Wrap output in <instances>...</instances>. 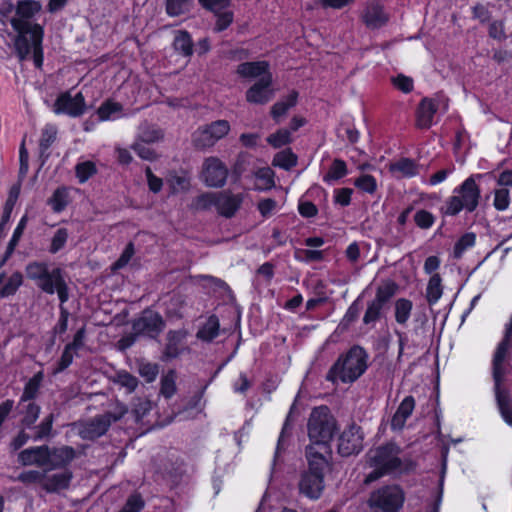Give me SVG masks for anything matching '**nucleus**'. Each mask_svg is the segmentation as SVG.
<instances>
[{
	"label": "nucleus",
	"mask_w": 512,
	"mask_h": 512,
	"mask_svg": "<svg viewBox=\"0 0 512 512\" xmlns=\"http://www.w3.org/2000/svg\"><path fill=\"white\" fill-rule=\"evenodd\" d=\"M347 173L346 163L341 159H334L328 172L323 176V181L327 184H333L335 181L346 176Z\"/></svg>",
	"instance_id": "obj_37"
},
{
	"label": "nucleus",
	"mask_w": 512,
	"mask_h": 512,
	"mask_svg": "<svg viewBox=\"0 0 512 512\" xmlns=\"http://www.w3.org/2000/svg\"><path fill=\"white\" fill-rule=\"evenodd\" d=\"M26 276L34 281L39 289L46 294L57 293L62 304L69 299V288L61 268L49 270L45 262L33 261L25 268Z\"/></svg>",
	"instance_id": "obj_3"
},
{
	"label": "nucleus",
	"mask_w": 512,
	"mask_h": 512,
	"mask_svg": "<svg viewBox=\"0 0 512 512\" xmlns=\"http://www.w3.org/2000/svg\"><path fill=\"white\" fill-rule=\"evenodd\" d=\"M297 99L298 92L293 90L284 99L276 102L271 109L273 119L278 121L290 108L296 105Z\"/></svg>",
	"instance_id": "obj_28"
},
{
	"label": "nucleus",
	"mask_w": 512,
	"mask_h": 512,
	"mask_svg": "<svg viewBox=\"0 0 512 512\" xmlns=\"http://www.w3.org/2000/svg\"><path fill=\"white\" fill-rule=\"evenodd\" d=\"M205 127L216 142L226 136L230 130L229 122L226 120H217Z\"/></svg>",
	"instance_id": "obj_50"
},
{
	"label": "nucleus",
	"mask_w": 512,
	"mask_h": 512,
	"mask_svg": "<svg viewBox=\"0 0 512 512\" xmlns=\"http://www.w3.org/2000/svg\"><path fill=\"white\" fill-rule=\"evenodd\" d=\"M147 144L148 143H144L142 141H137L132 145V149L140 158L153 161L156 159L157 155L152 148L147 146Z\"/></svg>",
	"instance_id": "obj_60"
},
{
	"label": "nucleus",
	"mask_w": 512,
	"mask_h": 512,
	"mask_svg": "<svg viewBox=\"0 0 512 512\" xmlns=\"http://www.w3.org/2000/svg\"><path fill=\"white\" fill-rule=\"evenodd\" d=\"M176 372L169 370L161 378L160 393L165 398H171L176 392Z\"/></svg>",
	"instance_id": "obj_45"
},
{
	"label": "nucleus",
	"mask_w": 512,
	"mask_h": 512,
	"mask_svg": "<svg viewBox=\"0 0 512 512\" xmlns=\"http://www.w3.org/2000/svg\"><path fill=\"white\" fill-rule=\"evenodd\" d=\"M28 222V216L23 215L21 219L19 220L16 228L14 229V232L12 234L11 239L9 240V243L7 245V249L5 252V255L3 259L0 262V267L7 261V259L12 255L14 252L16 246L18 245L19 240L21 239L23 232L26 228Z\"/></svg>",
	"instance_id": "obj_29"
},
{
	"label": "nucleus",
	"mask_w": 512,
	"mask_h": 512,
	"mask_svg": "<svg viewBox=\"0 0 512 512\" xmlns=\"http://www.w3.org/2000/svg\"><path fill=\"white\" fill-rule=\"evenodd\" d=\"M48 204L55 213L62 212L68 205V192L65 187L57 188L49 198Z\"/></svg>",
	"instance_id": "obj_42"
},
{
	"label": "nucleus",
	"mask_w": 512,
	"mask_h": 512,
	"mask_svg": "<svg viewBox=\"0 0 512 512\" xmlns=\"http://www.w3.org/2000/svg\"><path fill=\"white\" fill-rule=\"evenodd\" d=\"M476 236L474 233H466L460 237L454 246V256L460 258L463 253L475 245Z\"/></svg>",
	"instance_id": "obj_51"
},
{
	"label": "nucleus",
	"mask_w": 512,
	"mask_h": 512,
	"mask_svg": "<svg viewBox=\"0 0 512 512\" xmlns=\"http://www.w3.org/2000/svg\"><path fill=\"white\" fill-rule=\"evenodd\" d=\"M242 202V194H232L228 191L218 192L216 208L221 215L229 218L236 213Z\"/></svg>",
	"instance_id": "obj_18"
},
{
	"label": "nucleus",
	"mask_w": 512,
	"mask_h": 512,
	"mask_svg": "<svg viewBox=\"0 0 512 512\" xmlns=\"http://www.w3.org/2000/svg\"><path fill=\"white\" fill-rule=\"evenodd\" d=\"M336 430V421L326 406L316 407L312 410L308 420V436L311 444L323 455L330 452V441Z\"/></svg>",
	"instance_id": "obj_5"
},
{
	"label": "nucleus",
	"mask_w": 512,
	"mask_h": 512,
	"mask_svg": "<svg viewBox=\"0 0 512 512\" xmlns=\"http://www.w3.org/2000/svg\"><path fill=\"white\" fill-rule=\"evenodd\" d=\"M144 508V501L139 494L131 495L123 508L120 510L121 512H140Z\"/></svg>",
	"instance_id": "obj_64"
},
{
	"label": "nucleus",
	"mask_w": 512,
	"mask_h": 512,
	"mask_svg": "<svg viewBox=\"0 0 512 512\" xmlns=\"http://www.w3.org/2000/svg\"><path fill=\"white\" fill-rule=\"evenodd\" d=\"M139 373L146 380V382L151 383L157 378L159 367L154 363H142L139 366Z\"/></svg>",
	"instance_id": "obj_62"
},
{
	"label": "nucleus",
	"mask_w": 512,
	"mask_h": 512,
	"mask_svg": "<svg viewBox=\"0 0 512 512\" xmlns=\"http://www.w3.org/2000/svg\"><path fill=\"white\" fill-rule=\"evenodd\" d=\"M438 106L434 99L424 98L418 105V128H429L434 123Z\"/></svg>",
	"instance_id": "obj_22"
},
{
	"label": "nucleus",
	"mask_w": 512,
	"mask_h": 512,
	"mask_svg": "<svg viewBox=\"0 0 512 512\" xmlns=\"http://www.w3.org/2000/svg\"><path fill=\"white\" fill-rule=\"evenodd\" d=\"M113 383L124 388L126 393L130 394L138 387V379L125 370H120L113 376Z\"/></svg>",
	"instance_id": "obj_35"
},
{
	"label": "nucleus",
	"mask_w": 512,
	"mask_h": 512,
	"mask_svg": "<svg viewBox=\"0 0 512 512\" xmlns=\"http://www.w3.org/2000/svg\"><path fill=\"white\" fill-rule=\"evenodd\" d=\"M383 307V305L373 300L367 307V310L363 317V322L365 324L374 323L380 317Z\"/></svg>",
	"instance_id": "obj_63"
},
{
	"label": "nucleus",
	"mask_w": 512,
	"mask_h": 512,
	"mask_svg": "<svg viewBox=\"0 0 512 512\" xmlns=\"http://www.w3.org/2000/svg\"><path fill=\"white\" fill-rule=\"evenodd\" d=\"M359 315V307L356 302H353L349 308L347 309L345 315L340 321L337 330L344 331L346 330L352 322H354Z\"/></svg>",
	"instance_id": "obj_57"
},
{
	"label": "nucleus",
	"mask_w": 512,
	"mask_h": 512,
	"mask_svg": "<svg viewBox=\"0 0 512 512\" xmlns=\"http://www.w3.org/2000/svg\"><path fill=\"white\" fill-rule=\"evenodd\" d=\"M175 51L179 52L185 58H189L193 54V41L187 31H177L173 41Z\"/></svg>",
	"instance_id": "obj_27"
},
{
	"label": "nucleus",
	"mask_w": 512,
	"mask_h": 512,
	"mask_svg": "<svg viewBox=\"0 0 512 512\" xmlns=\"http://www.w3.org/2000/svg\"><path fill=\"white\" fill-rule=\"evenodd\" d=\"M387 20V15L379 2L372 1L367 4L363 14V21L369 28H379L384 25Z\"/></svg>",
	"instance_id": "obj_21"
},
{
	"label": "nucleus",
	"mask_w": 512,
	"mask_h": 512,
	"mask_svg": "<svg viewBox=\"0 0 512 512\" xmlns=\"http://www.w3.org/2000/svg\"><path fill=\"white\" fill-rule=\"evenodd\" d=\"M392 84L396 89L405 94L412 92L414 89L413 78L407 77L403 74H398L396 77H393Z\"/></svg>",
	"instance_id": "obj_58"
},
{
	"label": "nucleus",
	"mask_w": 512,
	"mask_h": 512,
	"mask_svg": "<svg viewBox=\"0 0 512 512\" xmlns=\"http://www.w3.org/2000/svg\"><path fill=\"white\" fill-rule=\"evenodd\" d=\"M297 164V156L291 151V149H284L275 154L272 165L275 167L282 168L284 170H290Z\"/></svg>",
	"instance_id": "obj_39"
},
{
	"label": "nucleus",
	"mask_w": 512,
	"mask_h": 512,
	"mask_svg": "<svg viewBox=\"0 0 512 512\" xmlns=\"http://www.w3.org/2000/svg\"><path fill=\"white\" fill-rule=\"evenodd\" d=\"M404 492L397 485L381 487L371 493L368 505L383 512H398L404 503Z\"/></svg>",
	"instance_id": "obj_10"
},
{
	"label": "nucleus",
	"mask_w": 512,
	"mask_h": 512,
	"mask_svg": "<svg viewBox=\"0 0 512 512\" xmlns=\"http://www.w3.org/2000/svg\"><path fill=\"white\" fill-rule=\"evenodd\" d=\"M364 434L360 426L350 424L338 438V453L343 457L358 454L363 449Z\"/></svg>",
	"instance_id": "obj_11"
},
{
	"label": "nucleus",
	"mask_w": 512,
	"mask_h": 512,
	"mask_svg": "<svg viewBox=\"0 0 512 512\" xmlns=\"http://www.w3.org/2000/svg\"><path fill=\"white\" fill-rule=\"evenodd\" d=\"M443 280L440 275L429 277L425 286L424 297L430 307L435 305L443 295Z\"/></svg>",
	"instance_id": "obj_24"
},
{
	"label": "nucleus",
	"mask_w": 512,
	"mask_h": 512,
	"mask_svg": "<svg viewBox=\"0 0 512 512\" xmlns=\"http://www.w3.org/2000/svg\"><path fill=\"white\" fill-rule=\"evenodd\" d=\"M355 186L360 190L373 194L376 191L377 183L373 176L365 174L355 180Z\"/></svg>",
	"instance_id": "obj_59"
},
{
	"label": "nucleus",
	"mask_w": 512,
	"mask_h": 512,
	"mask_svg": "<svg viewBox=\"0 0 512 512\" xmlns=\"http://www.w3.org/2000/svg\"><path fill=\"white\" fill-rule=\"evenodd\" d=\"M21 407L20 413L23 415L21 423L25 428H32L37 419L39 418L41 408L34 402L28 401L26 404L19 405Z\"/></svg>",
	"instance_id": "obj_33"
},
{
	"label": "nucleus",
	"mask_w": 512,
	"mask_h": 512,
	"mask_svg": "<svg viewBox=\"0 0 512 512\" xmlns=\"http://www.w3.org/2000/svg\"><path fill=\"white\" fill-rule=\"evenodd\" d=\"M389 170L397 178L412 177L416 173V165L412 160L402 158L391 163Z\"/></svg>",
	"instance_id": "obj_32"
},
{
	"label": "nucleus",
	"mask_w": 512,
	"mask_h": 512,
	"mask_svg": "<svg viewBox=\"0 0 512 512\" xmlns=\"http://www.w3.org/2000/svg\"><path fill=\"white\" fill-rule=\"evenodd\" d=\"M122 106L112 101L104 102L97 110L99 121H110L120 117Z\"/></svg>",
	"instance_id": "obj_38"
},
{
	"label": "nucleus",
	"mask_w": 512,
	"mask_h": 512,
	"mask_svg": "<svg viewBox=\"0 0 512 512\" xmlns=\"http://www.w3.org/2000/svg\"><path fill=\"white\" fill-rule=\"evenodd\" d=\"M41 3L35 0H22L16 5V17L11 18L10 24L17 32L15 48L20 60H24L30 54L28 36L35 35V27L42 28L30 20L41 10Z\"/></svg>",
	"instance_id": "obj_2"
},
{
	"label": "nucleus",
	"mask_w": 512,
	"mask_h": 512,
	"mask_svg": "<svg viewBox=\"0 0 512 512\" xmlns=\"http://www.w3.org/2000/svg\"><path fill=\"white\" fill-rule=\"evenodd\" d=\"M308 470L303 473L299 489L300 492L310 499H318L324 489V472L328 466V459L315 448H306Z\"/></svg>",
	"instance_id": "obj_6"
},
{
	"label": "nucleus",
	"mask_w": 512,
	"mask_h": 512,
	"mask_svg": "<svg viewBox=\"0 0 512 512\" xmlns=\"http://www.w3.org/2000/svg\"><path fill=\"white\" fill-rule=\"evenodd\" d=\"M254 176L256 183L254 190L262 192L267 191L275 187L274 171L269 167H262L255 171Z\"/></svg>",
	"instance_id": "obj_25"
},
{
	"label": "nucleus",
	"mask_w": 512,
	"mask_h": 512,
	"mask_svg": "<svg viewBox=\"0 0 512 512\" xmlns=\"http://www.w3.org/2000/svg\"><path fill=\"white\" fill-rule=\"evenodd\" d=\"M120 416L110 412L98 415L87 421L80 430V435L84 439H95L106 433L113 422H116Z\"/></svg>",
	"instance_id": "obj_15"
},
{
	"label": "nucleus",
	"mask_w": 512,
	"mask_h": 512,
	"mask_svg": "<svg viewBox=\"0 0 512 512\" xmlns=\"http://www.w3.org/2000/svg\"><path fill=\"white\" fill-rule=\"evenodd\" d=\"M164 328L162 317L151 310H145L142 315L134 321L133 330L136 334L157 337Z\"/></svg>",
	"instance_id": "obj_14"
},
{
	"label": "nucleus",
	"mask_w": 512,
	"mask_h": 512,
	"mask_svg": "<svg viewBox=\"0 0 512 512\" xmlns=\"http://www.w3.org/2000/svg\"><path fill=\"white\" fill-rule=\"evenodd\" d=\"M294 257L296 260L300 262H313L320 261L323 259V253L319 250H311V249H297L294 253Z\"/></svg>",
	"instance_id": "obj_56"
},
{
	"label": "nucleus",
	"mask_w": 512,
	"mask_h": 512,
	"mask_svg": "<svg viewBox=\"0 0 512 512\" xmlns=\"http://www.w3.org/2000/svg\"><path fill=\"white\" fill-rule=\"evenodd\" d=\"M219 320L215 315L210 316L197 332V338L203 341H212L219 334Z\"/></svg>",
	"instance_id": "obj_34"
},
{
	"label": "nucleus",
	"mask_w": 512,
	"mask_h": 512,
	"mask_svg": "<svg viewBox=\"0 0 512 512\" xmlns=\"http://www.w3.org/2000/svg\"><path fill=\"white\" fill-rule=\"evenodd\" d=\"M228 176L226 165L217 157L205 159L202 168V180L209 187H223Z\"/></svg>",
	"instance_id": "obj_12"
},
{
	"label": "nucleus",
	"mask_w": 512,
	"mask_h": 512,
	"mask_svg": "<svg viewBox=\"0 0 512 512\" xmlns=\"http://www.w3.org/2000/svg\"><path fill=\"white\" fill-rule=\"evenodd\" d=\"M215 16L217 17L214 28L216 32H221L227 29L233 22V13L230 10L224 9L220 11L218 14H215Z\"/></svg>",
	"instance_id": "obj_61"
},
{
	"label": "nucleus",
	"mask_w": 512,
	"mask_h": 512,
	"mask_svg": "<svg viewBox=\"0 0 512 512\" xmlns=\"http://www.w3.org/2000/svg\"><path fill=\"white\" fill-rule=\"evenodd\" d=\"M169 183L174 193L184 192L190 188V177L186 173L173 174L169 179Z\"/></svg>",
	"instance_id": "obj_52"
},
{
	"label": "nucleus",
	"mask_w": 512,
	"mask_h": 512,
	"mask_svg": "<svg viewBox=\"0 0 512 512\" xmlns=\"http://www.w3.org/2000/svg\"><path fill=\"white\" fill-rule=\"evenodd\" d=\"M23 277L20 272H14L3 285L0 290L1 297H8L14 295L18 288L22 285Z\"/></svg>",
	"instance_id": "obj_47"
},
{
	"label": "nucleus",
	"mask_w": 512,
	"mask_h": 512,
	"mask_svg": "<svg viewBox=\"0 0 512 512\" xmlns=\"http://www.w3.org/2000/svg\"><path fill=\"white\" fill-rule=\"evenodd\" d=\"M54 422V415L50 413L47 415L39 425H33L31 429L34 430V434L31 439L35 442L49 438L52 433Z\"/></svg>",
	"instance_id": "obj_36"
},
{
	"label": "nucleus",
	"mask_w": 512,
	"mask_h": 512,
	"mask_svg": "<svg viewBox=\"0 0 512 512\" xmlns=\"http://www.w3.org/2000/svg\"><path fill=\"white\" fill-rule=\"evenodd\" d=\"M292 141L291 131L289 129H279L267 137V142L274 148H280Z\"/></svg>",
	"instance_id": "obj_49"
},
{
	"label": "nucleus",
	"mask_w": 512,
	"mask_h": 512,
	"mask_svg": "<svg viewBox=\"0 0 512 512\" xmlns=\"http://www.w3.org/2000/svg\"><path fill=\"white\" fill-rule=\"evenodd\" d=\"M193 0H166V12L171 17L183 15L190 11Z\"/></svg>",
	"instance_id": "obj_43"
},
{
	"label": "nucleus",
	"mask_w": 512,
	"mask_h": 512,
	"mask_svg": "<svg viewBox=\"0 0 512 512\" xmlns=\"http://www.w3.org/2000/svg\"><path fill=\"white\" fill-rule=\"evenodd\" d=\"M57 137V128L54 125L47 124L42 129L41 137L39 140V150L40 156L43 158H48L49 153L48 150L51 145L55 142Z\"/></svg>",
	"instance_id": "obj_30"
},
{
	"label": "nucleus",
	"mask_w": 512,
	"mask_h": 512,
	"mask_svg": "<svg viewBox=\"0 0 512 512\" xmlns=\"http://www.w3.org/2000/svg\"><path fill=\"white\" fill-rule=\"evenodd\" d=\"M56 473H49L51 470L45 469V478L43 482V490L47 493H59L69 488L73 478V473L65 468Z\"/></svg>",
	"instance_id": "obj_17"
},
{
	"label": "nucleus",
	"mask_w": 512,
	"mask_h": 512,
	"mask_svg": "<svg viewBox=\"0 0 512 512\" xmlns=\"http://www.w3.org/2000/svg\"><path fill=\"white\" fill-rule=\"evenodd\" d=\"M193 143L199 149L212 147L216 141L206 127L199 128L193 134Z\"/></svg>",
	"instance_id": "obj_48"
},
{
	"label": "nucleus",
	"mask_w": 512,
	"mask_h": 512,
	"mask_svg": "<svg viewBox=\"0 0 512 512\" xmlns=\"http://www.w3.org/2000/svg\"><path fill=\"white\" fill-rule=\"evenodd\" d=\"M68 238H69L68 229L64 228V227L58 228L54 232L53 236L51 237L48 252L50 254H56L59 251H61L65 247V245L68 241Z\"/></svg>",
	"instance_id": "obj_41"
},
{
	"label": "nucleus",
	"mask_w": 512,
	"mask_h": 512,
	"mask_svg": "<svg viewBox=\"0 0 512 512\" xmlns=\"http://www.w3.org/2000/svg\"><path fill=\"white\" fill-rule=\"evenodd\" d=\"M446 463H442L441 470L433 471L421 478V489L418 491L420 499V511L439 512L443 497Z\"/></svg>",
	"instance_id": "obj_8"
},
{
	"label": "nucleus",
	"mask_w": 512,
	"mask_h": 512,
	"mask_svg": "<svg viewBox=\"0 0 512 512\" xmlns=\"http://www.w3.org/2000/svg\"><path fill=\"white\" fill-rule=\"evenodd\" d=\"M43 379L44 373L43 371H39L28 380V382L25 384L23 393L21 395L19 405H22L23 403H26L36 398Z\"/></svg>",
	"instance_id": "obj_26"
},
{
	"label": "nucleus",
	"mask_w": 512,
	"mask_h": 512,
	"mask_svg": "<svg viewBox=\"0 0 512 512\" xmlns=\"http://www.w3.org/2000/svg\"><path fill=\"white\" fill-rule=\"evenodd\" d=\"M45 478V469L42 470H27L21 472L17 480L25 485L39 484L43 489V482Z\"/></svg>",
	"instance_id": "obj_46"
},
{
	"label": "nucleus",
	"mask_w": 512,
	"mask_h": 512,
	"mask_svg": "<svg viewBox=\"0 0 512 512\" xmlns=\"http://www.w3.org/2000/svg\"><path fill=\"white\" fill-rule=\"evenodd\" d=\"M400 449L394 443L380 446L368 453V462L375 470L366 476L365 482L371 483L384 474L395 473L402 469L399 457Z\"/></svg>",
	"instance_id": "obj_7"
},
{
	"label": "nucleus",
	"mask_w": 512,
	"mask_h": 512,
	"mask_svg": "<svg viewBox=\"0 0 512 512\" xmlns=\"http://www.w3.org/2000/svg\"><path fill=\"white\" fill-rule=\"evenodd\" d=\"M237 74L242 78L260 79L266 75H272L267 61L244 62L238 65Z\"/></svg>",
	"instance_id": "obj_20"
},
{
	"label": "nucleus",
	"mask_w": 512,
	"mask_h": 512,
	"mask_svg": "<svg viewBox=\"0 0 512 512\" xmlns=\"http://www.w3.org/2000/svg\"><path fill=\"white\" fill-rule=\"evenodd\" d=\"M162 138V130L155 125L144 123L139 127V141L144 143H154Z\"/></svg>",
	"instance_id": "obj_40"
},
{
	"label": "nucleus",
	"mask_w": 512,
	"mask_h": 512,
	"mask_svg": "<svg viewBox=\"0 0 512 512\" xmlns=\"http://www.w3.org/2000/svg\"><path fill=\"white\" fill-rule=\"evenodd\" d=\"M35 35L28 36L30 43V52L33 51V59L36 67H41L43 63L42 41L44 36L43 28L35 27Z\"/></svg>",
	"instance_id": "obj_31"
},
{
	"label": "nucleus",
	"mask_w": 512,
	"mask_h": 512,
	"mask_svg": "<svg viewBox=\"0 0 512 512\" xmlns=\"http://www.w3.org/2000/svg\"><path fill=\"white\" fill-rule=\"evenodd\" d=\"M86 109L85 99L81 92L72 96L69 92L62 93L54 103L53 111L56 114H66L70 117L81 116Z\"/></svg>",
	"instance_id": "obj_13"
},
{
	"label": "nucleus",
	"mask_w": 512,
	"mask_h": 512,
	"mask_svg": "<svg viewBox=\"0 0 512 512\" xmlns=\"http://www.w3.org/2000/svg\"><path fill=\"white\" fill-rule=\"evenodd\" d=\"M396 290L397 286L394 282L384 281L377 288L374 300L384 306L395 295Z\"/></svg>",
	"instance_id": "obj_44"
},
{
	"label": "nucleus",
	"mask_w": 512,
	"mask_h": 512,
	"mask_svg": "<svg viewBox=\"0 0 512 512\" xmlns=\"http://www.w3.org/2000/svg\"><path fill=\"white\" fill-rule=\"evenodd\" d=\"M367 369V354L359 346H354L342 354L332 365L326 380L336 383H351L357 380Z\"/></svg>",
	"instance_id": "obj_4"
},
{
	"label": "nucleus",
	"mask_w": 512,
	"mask_h": 512,
	"mask_svg": "<svg viewBox=\"0 0 512 512\" xmlns=\"http://www.w3.org/2000/svg\"><path fill=\"white\" fill-rule=\"evenodd\" d=\"M186 336L187 333L184 330H173L167 333V343L163 351L164 359H174L185 350Z\"/></svg>",
	"instance_id": "obj_19"
},
{
	"label": "nucleus",
	"mask_w": 512,
	"mask_h": 512,
	"mask_svg": "<svg viewBox=\"0 0 512 512\" xmlns=\"http://www.w3.org/2000/svg\"><path fill=\"white\" fill-rule=\"evenodd\" d=\"M75 457L76 451L73 447L40 445L20 451L18 462L22 466H36L47 470H55L67 467Z\"/></svg>",
	"instance_id": "obj_1"
},
{
	"label": "nucleus",
	"mask_w": 512,
	"mask_h": 512,
	"mask_svg": "<svg viewBox=\"0 0 512 512\" xmlns=\"http://www.w3.org/2000/svg\"><path fill=\"white\" fill-rule=\"evenodd\" d=\"M415 407L414 398L407 396L399 405L397 411L392 417L391 428L393 430H401L407 418L412 414Z\"/></svg>",
	"instance_id": "obj_23"
},
{
	"label": "nucleus",
	"mask_w": 512,
	"mask_h": 512,
	"mask_svg": "<svg viewBox=\"0 0 512 512\" xmlns=\"http://www.w3.org/2000/svg\"><path fill=\"white\" fill-rule=\"evenodd\" d=\"M453 193L454 195L447 199L443 208L446 215L454 216L462 210L473 212L477 208L480 190L473 177L467 178L454 189Z\"/></svg>",
	"instance_id": "obj_9"
},
{
	"label": "nucleus",
	"mask_w": 512,
	"mask_h": 512,
	"mask_svg": "<svg viewBox=\"0 0 512 512\" xmlns=\"http://www.w3.org/2000/svg\"><path fill=\"white\" fill-rule=\"evenodd\" d=\"M96 173V166L91 161H85L76 165V176L80 183L86 182Z\"/></svg>",
	"instance_id": "obj_53"
},
{
	"label": "nucleus",
	"mask_w": 512,
	"mask_h": 512,
	"mask_svg": "<svg viewBox=\"0 0 512 512\" xmlns=\"http://www.w3.org/2000/svg\"><path fill=\"white\" fill-rule=\"evenodd\" d=\"M395 316L398 323H405L412 310V302L406 299H399L395 306Z\"/></svg>",
	"instance_id": "obj_54"
},
{
	"label": "nucleus",
	"mask_w": 512,
	"mask_h": 512,
	"mask_svg": "<svg viewBox=\"0 0 512 512\" xmlns=\"http://www.w3.org/2000/svg\"><path fill=\"white\" fill-rule=\"evenodd\" d=\"M272 75H266L258 79L247 91L246 100L252 104H266L274 95L272 89Z\"/></svg>",
	"instance_id": "obj_16"
},
{
	"label": "nucleus",
	"mask_w": 512,
	"mask_h": 512,
	"mask_svg": "<svg viewBox=\"0 0 512 512\" xmlns=\"http://www.w3.org/2000/svg\"><path fill=\"white\" fill-rule=\"evenodd\" d=\"M510 196L507 188L501 187L494 192V207L499 211H504L509 207Z\"/></svg>",
	"instance_id": "obj_55"
}]
</instances>
